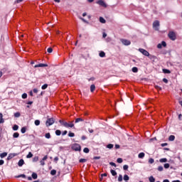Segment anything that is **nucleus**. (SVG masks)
Listing matches in <instances>:
<instances>
[{"label": "nucleus", "mask_w": 182, "mask_h": 182, "mask_svg": "<svg viewBox=\"0 0 182 182\" xmlns=\"http://www.w3.org/2000/svg\"><path fill=\"white\" fill-rule=\"evenodd\" d=\"M168 144H167V143H164V144H161V147H166V146H168Z\"/></svg>", "instance_id": "obj_58"}, {"label": "nucleus", "mask_w": 182, "mask_h": 182, "mask_svg": "<svg viewBox=\"0 0 182 182\" xmlns=\"http://www.w3.org/2000/svg\"><path fill=\"white\" fill-rule=\"evenodd\" d=\"M5 120H4V115L2 114V113H0V123H4Z\"/></svg>", "instance_id": "obj_16"}, {"label": "nucleus", "mask_w": 182, "mask_h": 182, "mask_svg": "<svg viewBox=\"0 0 182 182\" xmlns=\"http://www.w3.org/2000/svg\"><path fill=\"white\" fill-rule=\"evenodd\" d=\"M20 177H22V178H26V175L25 174H21L17 176V178H20Z\"/></svg>", "instance_id": "obj_36"}, {"label": "nucleus", "mask_w": 182, "mask_h": 182, "mask_svg": "<svg viewBox=\"0 0 182 182\" xmlns=\"http://www.w3.org/2000/svg\"><path fill=\"white\" fill-rule=\"evenodd\" d=\"M155 89H156L157 90H161V87L159 85H155Z\"/></svg>", "instance_id": "obj_52"}, {"label": "nucleus", "mask_w": 182, "mask_h": 182, "mask_svg": "<svg viewBox=\"0 0 182 182\" xmlns=\"http://www.w3.org/2000/svg\"><path fill=\"white\" fill-rule=\"evenodd\" d=\"M110 173L112 174V176H113L114 177L117 176V172H116V171L111 169Z\"/></svg>", "instance_id": "obj_17"}, {"label": "nucleus", "mask_w": 182, "mask_h": 182, "mask_svg": "<svg viewBox=\"0 0 182 182\" xmlns=\"http://www.w3.org/2000/svg\"><path fill=\"white\" fill-rule=\"evenodd\" d=\"M41 89L43 90H45V89H48V84H44L43 85H42Z\"/></svg>", "instance_id": "obj_38"}, {"label": "nucleus", "mask_w": 182, "mask_h": 182, "mask_svg": "<svg viewBox=\"0 0 182 182\" xmlns=\"http://www.w3.org/2000/svg\"><path fill=\"white\" fill-rule=\"evenodd\" d=\"M163 82H164V83H168V80H167V78H164V79H163Z\"/></svg>", "instance_id": "obj_57"}, {"label": "nucleus", "mask_w": 182, "mask_h": 182, "mask_svg": "<svg viewBox=\"0 0 182 182\" xmlns=\"http://www.w3.org/2000/svg\"><path fill=\"white\" fill-rule=\"evenodd\" d=\"M107 149H113V144H109L107 145Z\"/></svg>", "instance_id": "obj_51"}, {"label": "nucleus", "mask_w": 182, "mask_h": 182, "mask_svg": "<svg viewBox=\"0 0 182 182\" xmlns=\"http://www.w3.org/2000/svg\"><path fill=\"white\" fill-rule=\"evenodd\" d=\"M89 151H90V150L89 149V148H87V147L84 148V149H83V152H84V153L87 154V153H89Z\"/></svg>", "instance_id": "obj_32"}, {"label": "nucleus", "mask_w": 182, "mask_h": 182, "mask_svg": "<svg viewBox=\"0 0 182 182\" xmlns=\"http://www.w3.org/2000/svg\"><path fill=\"white\" fill-rule=\"evenodd\" d=\"M32 178H33V180H36V178H38V173H33L31 175Z\"/></svg>", "instance_id": "obj_18"}, {"label": "nucleus", "mask_w": 182, "mask_h": 182, "mask_svg": "<svg viewBox=\"0 0 182 182\" xmlns=\"http://www.w3.org/2000/svg\"><path fill=\"white\" fill-rule=\"evenodd\" d=\"M6 156H8V153H6V152H4L0 154L1 159H4V157H6Z\"/></svg>", "instance_id": "obj_19"}, {"label": "nucleus", "mask_w": 182, "mask_h": 182, "mask_svg": "<svg viewBox=\"0 0 182 182\" xmlns=\"http://www.w3.org/2000/svg\"><path fill=\"white\" fill-rule=\"evenodd\" d=\"M157 48H158V49H161V48H163V46L161 45V43H159L157 45Z\"/></svg>", "instance_id": "obj_54"}, {"label": "nucleus", "mask_w": 182, "mask_h": 182, "mask_svg": "<svg viewBox=\"0 0 182 182\" xmlns=\"http://www.w3.org/2000/svg\"><path fill=\"white\" fill-rule=\"evenodd\" d=\"M159 26H160V21H155L153 23V28H155L156 31H159Z\"/></svg>", "instance_id": "obj_6"}, {"label": "nucleus", "mask_w": 182, "mask_h": 182, "mask_svg": "<svg viewBox=\"0 0 182 182\" xmlns=\"http://www.w3.org/2000/svg\"><path fill=\"white\" fill-rule=\"evenodd\" d=\"M163 170H164V168H163L162 166H159L158 167V171H163Z\"/></svg>", "instance_id": "obj_48"}, {"label": "nucleus", "mask_w": 182, "mask_h": 182, "mask_svg": "<svg viewBox=\"0 0 182 182\" xmlns=\"http://www.w3.org/2000/svg\"><path fill=\"white\" fill-rule=\"evenodd\" d=\"M23 164H25V161H23V159H20L18 162V167H22Z\"/></svg>", "instance_id": "obj_11"}, {"label": "nucleus", "mask_w": 182, "mask_h": 182, "mask_svg": "<svg viewBox=\"0 0 182 182\" xmlns=\"http://www.w3.org/2000/svg\"><path fill=\"white\" fill-rule=\"evenodd\" d=\"M50 174L51 176H55L56 174V170L55 169L51 170Z\"/></svg>", "instance_id": "obj_41"}, {"label": "nucleus", "mask_w": 182, "mask_h": 182, "mask_svg": "<svg viewBox=\"0 0 182 182\" xmlns=\"http://www.w3.org/2000/svg\"><path fill=\"white\" fill-rule=\"evenodd\" d=\"M86 161H87V159H80L79 160V163H86Z\"/></svg>", "instance_id": "obj_33"}, {"label": "nucleus", "mask_w": 182, "mask_h": 182, "mask_svg": "<svg viewBox=\"0 0 182 182\" xmlns=\"http://www.w3.org/2000/svg\"><path fill=\"white\" fill-rule=\"evenodd\" d=\"M45 137H46V139H50V133H46V134H45Z\"/></svg>", "instance_id": "obj_39"}, {"label": "nucleus", "mask_w": 182, "mask_h": 182, "mask_svg": "<svg viewBox=\"0 0 182 182\" xmlns=\"http://www.w3.org/2000/svg\"><path fill=\"white\" fill-rule=\"evenodd\" d=\"M80 122H85V120L82 118H77L75 123H79Z\"/></svg>", "instance_id": "obj_20"}, {"label": "nucleus", "mask_w": 182, "mask_h": 182, "mask_svg": "<svg viewBox=\"0 0 182 182\" xmlns=\"http://www.w3.org/2000/svg\"><path fill=\"white\" fill-rule=\"evenodd\" d=\"M38 160H39V157L36 156L33 159V161H38Z\"/></svg>", "instance_id": "obj_53"}, {"label": "nucleus", "mask_w": 182, "mask_h": 182, "mask_svg": "<svg viewBox=\"0 0 182 182\" xmlns=\"http://www.w3.org/2000/svg\"><path fill=\"white\" fill-rule=\"evenodd\" d=\"M164 168H168L170 167V164H165L164 165Z\"/></svg>", "instance_id": "obj_49"}, {"label": "nucleus", "mask_w": 182, "mask_h": 182, "mask_svg": "<svg viewBox=\"0 0 182 182\" xmlns=\"http://www.w3.org/2000/svg\"><path fill=\"white\" fill-rule=\"evenodd\" d=\"M168 36L171 41H176L177 39V36H176V33L173 31H171L168 33Z\"/></svg>", "instance_id": "obj_4"}, {"label": "nucleus", "mask_w": 182, "mask_h": 182, "mask_svg": "<svg viewBox=\"0 0 182 182\" xmlns=\"http://www.w3.org/2000/svg\"><path fill=\"white\" fill-rule=\"evenodd\" d=\"M160 163H167V159L162 158L159 160Z\"/></svg>", "instance_id": "obj_27"}, {"label": "nucleus", "mask_w": 182, "mask_h": 182, "mask_svg": "<svg viewBox=\"0 0 182 182\" xmlns=\"http://www.w3.org/2000/svg\"><path fill=\"white\" fill-rule=\"evenodd\" d=\"M55 134H56V136H60V134H62V132L59 129H57L55 131Z\"/></svg>", "instance_id": "obj_29"}, {"label": "nucleus", "mask_w": 182, "mask_h": 182, "mask_svg": "<svg viewBox=\"0 0 182 182\" xmlns=\"http://www.w3.org/2000/svg\"><path fill=\"white\" fill-rule=\"evenodd\" d=\"M148 58L149 59H151V60H154L157 59V57H156V55H150V54H149Z\"/></svg>", "instance_id": "obj_12"}, {"label": "nucleus", "mask_w": 182, "mask_h": 182, "mask_svg": "<svg viewBox=\"0 0 182 182\" xmlns=\"http://www.w3.org/2000/svg\"><path fill=\"white\" fill-rule=\"evenodd\" d=\"M34 68H48V64L40 63V64L36 65Z\"/></svg>", "instance_id": "obj_10"}, {"label": "nucleus", "mask_w": 182, "mask_h": 182, "mask_svg": "<svg viewBox=\"0 0 182 182\" xmlns=\"http://www.w3.org/2000/svg\"><path fill=\"white\" fill-rule=\"evenodd\" d=\"M120 41H121L122 43L124 45V46H129V45L132 44V42L127 39L122 38Z\"/></svg>", "instance_id": "obj_5"}, {"label": "nucleus", "mask_w": 182, "mask_h": 182, "mask_svg": "<svg viewBox=\"0 0 182 182\" xmlns=\"http://www.w3.org/2000/svg\"><path fill=\"white\" fill-rule=\"evenodd\" d=\"M86 139H87V137H86V136L83 135L82 137H81V139L82 140H86Z\"/></svg>", "instance_id": "obj_62"}, {"label": "nucleus", "mask_w": 182, "mask_h": 182, "mask_svg": "<svg viewBox=\"0 0 182 182\" xmlns=\"http://www.w3.org/2000/svg\"><path fill=\"white\" fill-rule=\"evenodd\" d=\"M175 139H176V136L174 135H170L168 137L169 141H174Z\"/></svg>", "instance_id": "obj_13"}, {"label": "nucleus", "mask_w": 182, "mask_h": 182, "mask_svg": "<svg viewBox=\"0 0 182 182\" xmlns=\"http://www.w3.org/2000/svg\"><path fill=\"white\" fill-rule=\"evenodd\" d=\"M96 90V86L95 85H91L90 86V92H92V93H93V92H95V90Z\"/></svg>", "instance_id": "obj_15"}, {"label": "nucleus", "mask_w": 182, "mask_h": 182, "mask_svg": "<svg viewBox=\"0 0 182 182\" xmlns=\"http://www.w3.org/2000/svg\"><path fill=\"white\" fill-rule=\"evenodd\" d=\"M16 156H18V154H16V153L9 154L7 157V160H11V159H14V157H16Z\"/></svg>", "instance_id": "obj_9"}, {"label": "nucleus", "mask_w": 182, "mask_h": 182, "mask_svg": "<svg viewBox=\"0 0 182 182\" xmlns=\"http://www.w3.org/2000/svg\"><path fill=\"white\" fill-rule=\"evenodd\" d=\"M123 169H124V171L129 170V166H128V165H124Z\"/></svg>", "instance_id": "obj_47"}, {"label": "nucleus", "mask_w": 182, "mask_h": 182, "mask_svg": "<svg viewBox=\"0 0 182 182\" xmlns=\"http://www.w3.org/2000/svg\"><path fill=\"white\" fill-rule=\"evenodd\" d=\"M47 52H48V53H52V52H53V48H52L51 47L48 48L47 49Z\"/></svg>", "instance_id": "obj_35"}, {"label": "nucleus", "mask_w": 182, "mask_h": 182, "mask_svg": "<svg viewBox=\"0 0 182 182\" xmlns=\"http://www.w3.org/2000/svg\"><path fill=\"white\" fill-rule=\"evenodd\" d=\"M72 149L74 150V151H80L82 150V146H80V144H74L72 146Z\"/></svg>", "instance_id": "obj_2"}, {"label": "nucleus", "mask_w": 182, "mask_h": 182, "mask_svg": "<svg viewBox=\"0 0 182 182\" xmlns=\"http://www.w3.org/2000/svg\"><path fill=\"white\" fill-rule=\"evenodd\" d=\"M68 136H69V137H75V133L70 132L68 133Z\"/></svg>", "instance_id": "obj_40"}, {"label": "nucleus", "mask_w": 182, "mask_h": 182, "mask_svg": "<svg viewBox=\"0 0 182 182\" xmlns=\"http://www.w3.org/2000/svg\"><path fill=\"white\" fill-rule=\"evenodd\" d=\"M21 133L23 134L25 133H26V127H22L21 129Z\"/></svg>", "instance_id": "obj_30"}, {"label": "nucleus", "mask_w": 182, "mask_h": 182, "mask_svg": "<svg viewBox=\"0 0 182 182\" xmlns=\"http://www.w3.org/2000/svg\"><path fill=\"white\" fill-rule=\"evenodd\" d=\"M22 99H26V97H28V94L26 93H23L21 96Z\"/></svg>", "instance_id": "obj_45"}, {"label": "nucleus", "mask_w": 182, "mask_h": 182, "mask_svg": "<svg viewBox=\"0 0 182 182\" xmlns=\"http://www.w3.org/2000/svg\"><path fill=\"white\" fill-rule=\"evenodd\" d=\"M13 137H14V139H18V137H19V133L15 132V133L13 134Z\"/></svg>", "instance_id": "obj_26"}, {"label": "nucleus", "mask_w": 182, "mask_h": 182, "mask_svg": "<svg viewBox=\"0 0 182 182\" xmlns=\"http://www.w3.org/2000/svg\"><path fill=\"white\" fill-rule=\"evenodd\" d=\"M43 161H45V160H48V155H46L43 159H42Z\"/></svg>", "instance_id": "obj_61"}, {"label": "nucleus", "mask_w": 182, "mask_h": 182, "mask_svg": "<svg viewBox=\"0 0 182 182\" xmlns=\"http://www.w3.org/2000/svg\"><path fill=\"white\" fill-rule=\"evenodd\" d=\"M100 22L101 23H105L106 22V20L103 17H100Z\"/></svg>", "instance_id": "obj_28"}, {"label": "nucleus", "mask_w": 182, "mask_h": 182, "mask_svg": "<svg viewBox=\"0 0 182 182\" xmlns=\"http://www.w3.org/2000/svg\"><path fill=\"white\" fill-rule=\"evenodd\" d=\"M132 72L134 73H137V72H139V68H137V67H133L132 68Z\"/></svg>", "instance_id": "obj_21"}, {"label": "nucleus", "mask_w": 182, "mask_h": 182, "mask_svg": "<svg viewBox=\"0 0 182 182\" xmlns=\"http://www.w3.org/2000/svg\"><path fill=\"white\" fill-rule=\"evenodd\" d=\"M18 129H19V126L14 124L13 127V130H14L15 132H16V130H18Z\"/></svg>", "instance_id": "obj_31"}, {"label": "nucleus", "mask_w": 182, "mask_h": 182, "mask_svg": "<svg viewBox=\"0 0 182 182\" xmlns=\"http://www.w3.org/2000/svg\"><path fill=\"white\" fill-rule=\"evenodd\" d=\"M139 52L142 53V55H144V56H149V51L144 50V48H139Z\"/></svg>", "instance_id": "obj_7"}, {"label": "nucleus", "mask_w": 182, "mask_h": 182, "mask_svg": "<svg viewBox=\"0 0 182 182\" xmlns=\"http://www.w3.org/2000/svg\"><path fill=\"white\" fill-rule=\"evenodd\" d=\"M149 163L150 164H153V163H154V159L153 158H151L149 159Z\"/></svg>", "instance_id": "obj_44"}, {"label": "nucleus", "mask_w": 182, "mask_h": 182, "mask_svg": "<svg viewBox=\"0 0 182 182\" xmlns=\"http://www.w3.org/2000/svg\"><path fill=\"white\" fill-rule=\"evenodd\" d=\"M118 181H120V182L123 181V176L119 175Z\"/></svg>", "instance_id": "obj_43"}, {"label": "nucleus", "mask_w": 182, "mask_h": 182, "mask_svg": "<svg viewBox=\"0 0 182 182\" xmlns=\"http://www.w3.org/2000/svg\"><path fill=\"white\" fill-rule=\"evenodd\" d=\"M149 182H154V181H156V178H154V177L153 176H151L149 178Z\"/></svg>", "instance_id": "obj_23"}, {"label": "nucleus", "mask_w": 182, "mask_h": 182, "mask_svg": "<svg viewBox=\"0 0 182 182\" xmlns=\"http://www.w3.org/2000/svg\"><path fill=\"white\" fill-rule=\"evenodd\" d=\"M41 166H43L45 164V161L42 160L40 161Z\"/></svg>", "instance_id": "obj_63"}, {"label": "nucleus", "mask_w": 182, "mask_h": 182, "mask_svg": "<svg viewBox=\"0 0 182 182\" xmlns=\"http://www.w3.org/2000/svg\"><path fill=\"white\" fill-rule=\"evenodd\" d=\"M129 176L128 175H124V181H129Z\"/></svg>", "instance_id": "obj_42"}, {"label": "nucleus", "mask_w": 182, "mask_h": 182, "mask_svg": "<svg viewBox=\"0 0 182 182\" xmlns=\"http://www.w3.org/2000/svg\"><path fill=\"white\" fill-rule=\"evenodd\" d=\"M73 122H75V121H72L70 124L69 123H68V122H65V121H63V120H61V119H60L59 120V123H60L61 124V126H64V127H75V124H73Z\"/></svg>", "instance_id": "obj_1"}, {"label": "nucleus", "mask_w": 182, "mask_h": 182, "mask_svg": "<svg viewBox=\"0 0 182 182\" xmlns=\"http://www.w3.org/2000/svg\"><path fill=\"white\" fill-rule=\"evenodd\" d=\"M58 161H59V158H58V156H55V157L54 158V161H55V163H58Z\"/></svg>", "instance_id": "obj_56"}, {"label": "nucleus", "mask_w": 182, "mask_h": 182, "mask_svg": "<svg viewBox=\"0 0 182 182\" xmlns=\"http://www.w3.org/2000/svg\"><path fill=\"white\" fill-rule=\"evenodd\" d=\"M66 134H68V131H64L63 133H62V135L63 136H66Z\"/></svg>", "instance_id": "obj_59"}, {"label": "nucleus", "mask_w": 182, "mask_h": 182, "mask_svg": "<svg viewBox=\"0 0 182 182\" xmlns=\"http://www.w3.org/2000/svg\"><path fill=\"white\" fill-rule=\"evenodd\" d=\"M109 165L112 166L113 167H116V164H114V162H109Z\"/></svg>", "instance_id": "obj_55"}, {"label": "nucleus", "mask_w": 182, "mask_h": 182, "mask_svg": "<svg viewBox=\"0 0 182 182\" xmlns=\"http://www.w3.org/2000/svg\"><path fill=\"white\" fill-rule=\"evenodd\" d=\"M144 156H146V154L144 152H141L139 154L138 157L139 159H144Z\"/></svg>", "instance_id": "obj_14"}, {"label": "nucleus", "mask_w": 182, "mask_h": 182, "mask_svg": "<svg viewBox=\"0 0 182 182\" xmlns=\"http://www.w3.org/2000/svg\"><path fill=\"white\" fill-rule=\"evenodd\" d=\"M161 45H162V46H164V48H166V46H167V43H166V41H162Z\"/></svg>", "instance_id": "obj_50"}, {"label": "nucleus", "mask_w": 182, "mask_h": 182, "mask_svg": "<svg viewBox=\"0 0 182 182\" xmlns=\"http://www.w3.org/2000/svg\"><path fill=\"white\" fill-rule=\"evenodd\" d=\"M162 70L164 73H167V74L171 73V71H170V70H168V69H163Z\"/></svg>", "instance_id": "obj_25"}, {"label": "nucleus", "mask_w": 182, "mask_h": 182, "mask_svg": "<svg viewBox=\"0 0 182 182\" xmlns=\"http://www.w3.org/2000/svg\"><path fill=\"white\" fill-rule=\"evenodd\" d=\"M34 124H35L36 126H39V124H41V121H39V119H36L34 122Z\"/></svg>", "instance_id": "obj_34"}, {"label": "nucleus", "mask_w": 182, "mask_h": 182, "mask_svg": "<svg viewBox=\"0 0 182 182\" xmlns=\"http://www.w3.org/2000/svg\"><path fill=\"white\" fill-rule=\"evenodd\" d=\"M117 163L121 164V163H123V159L122 158H118L117 159Z\"/></svg>", "instance_id": "obj_46"}, {"label": "nucleus", "mask_w": 182, "mask_h": 182, "mask_svg": "<svg viewBox=\"0 0 182 182\" xmlns=\"http://www.w3.org/2000/svg\"><path fill=\"white\" fill-rule=\"evenodd\" d=\"M4 163H5V161H4V160L1 159L0 160V166H2L4 164Z\"/></svg>", "instance_id": "obj_64"}, {"label": "nucleus", "mask_w": 182, "mask_h": 182, "mask_svg": "<svg viewBox=\"0 0 182 182\" xmlns=\"http://www.w3.org/2000/svg\"><path fill=\"white\" fill-rule=\"evenodd\" d=\"M14 117H21V112L14 113Z\"/></svg>", "instance_id": "obj_37"}, {"label": "nucleus", "mask_w": 182, "mask_h": 182, "mask_svg": "<svg viewBox=\"0 0 182 182\" xmlns=\"http://www.w3.org/2000/svg\"><path fill=\"white\" fill-rule=\"evenodd\" d=\"M99 55L100 58H105L106 56V53L104 51H101Z\"/></svg>", "instance_id": "obj_24"}, {"label": "nucleus", "mask_w": 182, "mask_h": 182, "mask_svg": "<svg viewBox=\"0 0 182 182\" xmlns=\"http://www.w3.org/2000/svg\"><path fill=\"white\" fill-rule=\"evenodd\" d=\"M32 157H33V154H32V152H29L26 156V159H32Z\"/></svg>", "instance_id": "obj_22"}, {"label": "nucleus", "mask_w": 182, "mask_h": 182, "mask_svg": "<svg viewBox=\"0 0 182 182\" xmlns=\"http://www.w3.org/2000/svg\"><path fill=\"white\" fill-rule=\"evenodd\" d=\"M101 177H107V173H102Z\"/></svg>", "instance_id": "obj_60"}, {"label": "nucleus", "mask_w": 182, "mask_h": 182, "mask_svg": "<svg viewBox=\"0 0 182 182\" xmlns=\"http://www.w3.org/2000/svg\"><path fill=\"white\" fill-rule=\"evenodd\" d=\"M97 4H98V5H100V6H103V8H107V4H106V3L103 1V0H99L98 1H97Z\"/></svg>", "instance_id": "obj_8"}, {"label": "nucleus", "mask_w": 182, "mask_h": 182, "mask_svg": "<svg viewBox=\"0 0 182 182\" xmlns=\"http://www.w3.org/2000/svg\"><path fill=\"white\" fill-rule=\"evenodd\" d=\"M55 123V119L53 118H48L47 119V121L46 122V126L47 127H49L50 126H52Z\"/></svg>", "instance_id": "obj_3"}]
</instances>
